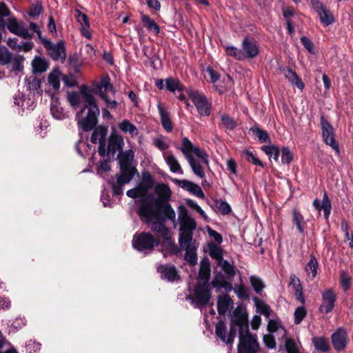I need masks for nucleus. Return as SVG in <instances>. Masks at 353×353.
<instances>
[{
  "label": "nucleus",
  "mask_w": 353,
  "mask_h": 353,
  "mask_svg": "<svg viewBox=\"0 0 353 353\" xmlns=\"http://www.w3.org/2000/svg\"><path fill=\"white\" fill-rule=\"evenodd\" d=\"M7 28L10 32L23 39H31L32 38V34L29 32L25 24L19 23L14 17L8 19Z\"/></svg>",
  "instance_id": "obj_14"
},
{
  "label": "nucleus",
  "mask_w": 353,
  "mask_h": 353,
  "mask_svg": "<svg viewBox=\"0 0 353 353\" xmlns=\"http://www.w3.org/2000/svg\"><path fill=\"white\" fill-rule=\"evenodd\" d=\"M312 344L316 350L323 352H327L330 350L327 339L325 337L314 336L312 339Z\"/></svg>",
  "instance_id": "obj_41"
},
{
  "label": "nucleus",
  "mask_w": 353,
  "mask_h": 353,
  "mask_svg": "<svg viewBox=\"0 0 353 353\" xmlns=\"http://www.w3.org/2000/svg\"><path fill=\"white\" fill-rule=\"evenodd\" d=\"M156 219L158 221L152 222V219L151 222L148 223L151 224L152 231L154 232L157 237H161L163 240L169 241L170 240V231L164 224V222L168 219L163 214L162 211H160V218Z\"/></svg>",
  "instance_id": "obj_12"
},
{
  "label": "nucleus",
  "mask_w": 353,
  "mask_h": 353,
  "mask_svg": "<svg viewBox=\"0 0 353 353\" xmlns=\"http://www.w3.org/2000/svg\"><path fill=\"white\" fill-rule=\"evenodd\" d=\"M43 8L40 1H37L36 3L32 4L28 11V15L33 19H36L43 12Z\"/></svg>",
  "instance_id": "obj_55"
},
{
  "label": "nucleus",
  "mask_w": 353,
  "mask_h": 353,
  "mask_svg": "<svg viewBox=\"0 0 353 353\" xmlns=\"http://www.w3.org/2000/svg\"><path fill=\"white\" fill-rule=\"evenodd\" d=\"M248 315L246 311L237 307L234 311L230 321V332L226 336V325L222 321H219L215 326V334L222 341L226 344H232L236 336V333L240 330L243 322H245V318Z\"/></svg>",
  "instance_id": "obj_3"
},
{
  "label": "nucleus",
  "mask_w": 353,
  "mask_h": 353,
  "mask_svg": "<svg viewBox=\"0 0 353 353\" xmlns=\"http://www.w3.org/2000/svg\"><path fill=\"white\" fill-rule=\"evenodd\" d=\"M294 324L299 325L301 323L306 316V310L304 306L298 307L294 313Z\"/></svg>",
  "instance_id": "obj_60"
},
{
  "label": "nucleus",
  "mask_w": 353,
  "mask_h": 353,
  "mask_svg": "<svg viewBox=\"0 0 353 353\" xmlns=\"http://www.w3.org/2000/svg\"><path fill=\"white\" fill-rule=\"evenodd\" d=\"M249 131L256 135L261 143L271 142L268 133L265 130L260 129L257 125L250 128Z\"/></svg>",
  "instance_id": "obj_46"
},
{
  "label": "nucleus",
  "mask_w": 353,
  "mask_h": 353,
  "mask_svg": "<svg viewBox=\"0 0 353 353\" xmlns=\"http://www.w3.org/2000/svg\"><path fill=\"white\" fill-rule=\"evenodd\" d=\"M230 281L228 280L226 275L225 276L221 272H217L214 274L210 285L217 290L224 288L227 291H230L232 288Z\"/></svg>",
  "instance_id": "obj_22"
},
{
  "label": "nucleus",
  "mask_w": 353,
  "mask_h": 353,
  "mask_svg": "<svg viewBox=\"0 0 353 353\" xmlns=\"http://www.w3.org/2000/svg\"><path fill=\"white\" fill-rule=\"evenodd\" d=\"M50 112L52 117L56 119L61 120L65 117L63 109L58 101H53L51 103Z\"/></svg>",
  "instance_id": "obj_43"
},
{
  "label": "nucleus",
  "mask_w": 353,
  "mask_h": 353,
  "mask_svg": "<svg viewBox=\"0 0 353 353\" xmlns=\"http://www.w3.org/2000/svg\"><path fill=\"white\" fill-rule=\"evenodd\" d=\"M318 15L319 16L321 22L326 26L333 23L334 21V18L332 14L325 8Z\"/></svg>",
  "instance_id": "obj_54"
},
{
  "label": "nucleus",
  "mask_w": 353,
  "mask_h": 353,
  "mask_svg": "<svg viewBox=\"0 0 353 353\" xmlns=\"http://www.w3.org/2000/svg\"><path fill=\"white\" fill-rule=\"evenodd\" d=\"M27 88L30 91H36L39 95L41 94L42 90H41V80L35 77H30L25 80Z\"/></svg>",
  "instance_id": "obj_42"
},
{
  "label": "nucleus",
  "mask_w": 353,
  "mask_h": 353,
  "mask_svg": "<svg viewBox=\"0 0 353 353\" xmlns=\"http://www.w3.org/2000/svg\"><path fill=\"white\" fill-rule=\"evenodd\" d=\"M181 248L185 250V260L191 265H195L197 263L196 250L199 243L196 241L192 242L179 243Z\"/></svg>",
  "instance_id": "obj_15"
},
{
  "label": "nucleus",
  "mask_w": 353,
  "mask_h": 353,
  "mask_svg": "<svg viewBox=\"0 0 353 353\" xmlns=\"http://www.w3.org/2000/svg\"><path fill=\"white\" fill-rule=\"evenodd\" d=\"M32 70L34 73H42L48 68L47 60L41 57H36L32 62Z\"/></svg>",
  "instance_id": "obj_31"
},
{
  "label": "nucleus",
  "mask_w": 353,
  "mask_h": 353,
  "mask_svg": "<svg viewBox=\"0 0 353 353\" xmlns=\"http://www.w3.org/2000/svg\"><path fill=\"white\" fill-rule=\"evenodd\" d=\"M312 205L319 212L323 210L324 218L328 219L332 210V203L326 192H324L322 201L316 198L313 201Z\"/></svg>",
  "instance_id": "obj_20"
},
{
  "label": "nucleus",
  "mask_w": 353,
  "mask_h": 353,
  "mask_svg": "<svg viewBox=\"0 0 353 353\" xmlns=\"http://www.w3.org/2000/svg\"><path fill=\"white\" fill-rule=\"evenodd\" d=\"M212 298V291L208 283H197L194 289V296H190L193 306L202 310L209 304Z\"/></svg>",
  "instance_id": "obj_7"
},
{
  "label": "nucleus",
  "mask_w": 353,
  "mask_h": 353,
  "mask_svg": "<svg viewBox=\"0 0 353 353\" xmlns=\"http://www.w3.org/2000/svg\"><path fill=\"white\" fill-rule=\"evenodd\" d=\"M233 305V301L227 294L221 295L217 300V311L219 314L224 315Z\"/></svg>",
  "instance_id": "obj_28"
},
{
  "label": "nucleus",
  "mask_w": 353,
  "mask_h": 353,
  "mask_svg": "<svg viewBox=\"0 0 353 353\" xmlns=\"http://www.w3.org/2000/svg\"><path fill=\"white\" fill-rule=\"evenodd\" d=\"M279 70L292 85H296L300 90L304 88V83L295 71L289 67H280Z\"/></svg>",
  "instance_id": "obj_21"
},
{
  "label": "nucleus",
  "mask_w": 353,
  "mask_h": 353,
  "mask_svg": "<svg viewBox=\"0 0 353 353\" xmlns=\"http://www.w3.org/2000/svg\"><path fill=\"white\" fill-rule=\"evenodd\" d=\"M123 145L124 141L121 136L112 134L109 137L107 148L105 147V143L103 145H99V154L102 157L107 156L109 159H114L117 152H119V153L123 152Z\"/></svg>",
  "instance_id": "obj_8"
},
{
  "label": "nucleus",
  "mask_w": 353,
  "mask_h": 353,
  "mask_svg": "<svg viewBox=\"0 0 353 353\" xmlns=\"http://www.w3.org/2000/svg\"><path fill=\"white\" fill-rule=\"evenodd\" d=\"M234 292L242 300H249V290L244 285L240 284L235 286Z\"/></svg>",
  "instance_id": "obj_56"
},
{
  "label": "nucleus",
  "mask_w": 353,
  "mask_h": 353,
  "mask_svg": "<svg viewBox=\"0 0 353 353\" xmlns=\"http://www.w3.org/2000/svg\"><path fill=\"white\" fill-rule=\"evenodd\" d=\"M224 48L225 50V53L228 56L234 57L235 59L238 61L244 60V56L241 51V48L239 49L235 46L229 45L224 46Z\"/></svg>",
  "instance_id": "obj_47"
},
{
  "label": "nucleus",
  "mask_w": 353,
  "mask_h": 353,
  "mask_svg": "<svg viewBox=\"0 0 353 353\" xmlns=\"http://www.w3.org/2000/svg\"><path fill=\"white\" fill-rule=\"evenodd\" d=\"M243 154H245V159L255 165H258L259 167H261L263 168L264 166L263 163H262V161H261L252 152L248 150H245L243 151Z\"/></svg>",
  "instance_id": "obj_59"
},
{
  "label": "nucleus",
  "mask_w": 353,
  "mask_h": 353,
  "mask_svg": "<svg viewBox=\"0 0 353 353\" xmlns=\"http://www.w3.org/2000/svg\"><path fill=\"white\" fill-rule=\"evenodd\" d=\"M67 99L70 104L75 109L79 107L81 104L84 105L81 95L77 92H68Z\"/></svg>",
  "instance_id": "obj_50"
},
{
  "label": "nucleus",
  "mask_w": 353,
  "mask_h": 353,
  "mask_svg": "<svg viewBox=\"0 0 353 353\" xmlns=\"http://www.w3.org/2000/svg\"><path fill=\"white\" fill-rule=\"evenodd\" d=\"M285 348L288 353H299L294 341L290 338L285 339Z\"/></svg>",
  "instance_id": "obj_64"
},
{
  "label": "nucleus",
  "mask_w": 353,
  "mask_h": 353,
  "mask_svg": "<svg viewBox=\"0 0 353 353\" xmlns=\"http://www.w3.org/2000/svg\"><path fill=\"white\" fill-rule=\"evenodd\" d=\"M336 300V296L331 289L326 290L322 293L323 303L319 307V312L323 314L330 312L334 307Z\"/></svg>",
  "instance_id": "obj_17"
},
{
  "label": "nucleus",
  "mask_w": 353,
  "mask_h": 353,
  "mask_svg": "<svg viewBox=\"0 0 353 353\" xmlns=\"http://www.w3.org/2000/svg\"><path fill=\"white\" fill-rule=\"evenodd\" d=\"M118 128L124 133L128 132L132 137L137 136L139 134L137 127L128 120L125 119L120 122Z\"/></svg>",
  "instance_id": "obj_39"
},
{
  "label": "nucleus",
  "mask_w": 353,
  "mask_h": 353,
  "mask_svg": "<svg viewBox=\"0 0 353 353\" xmlns=\"http://www.w3.org/2000/svg\"><path fill=\"white\" fill-rule=\"evenodd\" d=\"M250 281L254 290L256 293L260 294L265 288V285L263 283L262 280L258 276H251L250 277Z\"/></svg>",
  "instance_id": "obj_57"
},
{
  "label": "nucleus",
  "mask_w": 353,
  "mask_h": 353,
  "mask_svg": "<svg viewBox=\"0 0 353 353\" xmlns=\"http://www.w3.org/2000/svg\"><path fill=\"white\" fill-rule=\"evenodd\" d=\"M157 272L161 278L168 282L173 283L180 280V276L176 267L171 264H163L157 267Z\"/></svg>",
  "instance_id": "obj_16"
},
{
  "label": "nucleus",
  "mask_w": 353,
  "mask_h": 353,
  "mask_svg": "<svg viewBox=\"0 0 353 353\" xmlns=\"http://www.w3.org/2000/svg\"><path fill=\"white\" fill-rule=\"evenodd\" d=\"M192 153L200 158L204 165L206 166L209 165L208 154L203 150L195 146Z\"/></svg>",
  "instance_id": "obj_61"
},
{
  "label": "nucleus",
  "mask_w": 353,
  "mask_h": 353,
  "mask_svg": "<svg viewBox=\"0 0 353 353\" xmlns=\"http://www.w3.org/2000/svg\"><path fill=\"white\" fill-rule=\"evenodd\" d=\"M79 94L83 100L84 107L77 112L75 119L83 131H90L97 124L100 111L88 87L83 86Z\"/></svg>",
  "instance_id": "obj_2"
},
{
  "label": "nucleus",
  "mask_w": 353,
  "mask_h": 353,
  "mask_svg": "<svg viewBox=\"0 0 353 353\" xmlns=\"http://www.w3.org/2000/svg\"><path fill=\"white\" fill-rule=\"evenodd\" d=\"M241 51L244 56V60L252 59L259 55V47L253 38L245 36L242 41Z\"/></svg>",
  "instance_id": "obj_13"
},
{
  "label": "nucleus",
  "mask_w": 353,
  "mask_h": 353,
  "mask_svg": "<svg viewBox=\"0 0 353 353\" xmlns=\"http://www.w3.org/2000/svg\"><path fill=\"white\" fill-rule=\"evenodd\" d=\"M117 157L119 167H134L133 165L134 153L132 150L130 149L124 152H120L118 154Z\"/></svg>",
  "instance_id": "obj_24"
},
{
  "label": "nucleus",
  "mask_w": 353,
  "mask_h": 353,
  "mask_svg": "<svg viewBox=\"0 0 353 353\" xmlns=\"http://www.w3.org/2000/svg\"><path fill=\"white\" fill-rule=\"evenodd\" d=\"M221 268V270L226 275L228 280L232 281L236 275V270L233 265L230 264L227 260H222L216 264Z\"/></svg>",
  "instance_id": "obj_33"
},
{
  "label": "nucleus",
  "mask_w": 353,
  "mask_h": 353,
  "mask_svg": "<svg viewBox=\"0 0 353 353\" xmlns=\"http://www.w3.org/2000/svg\"><path fill=\"white\" fill-rule=\"evenodd\" d=\"M321 127L322 130V137L325 143L330 145L336 153L339 154L340 150L339 143L335 139L334 128L324 116L321 117Z\"/></svg>",
  "instance_id": "obj_9"
},
{
  "label": "nucleus",
  "mask_w": 353,
  "mask_h": 353,
  "mask_svg": "<svg viewBox=\"0 0 353 353\" xmlns=\"http://www.w3.org/2000/svg\"><path fill=\"white\" fill-rule=\"evenodd\" d=\"M188 95L200 115L208 117L210 114L211 103L208 102L204 94L197 91L190 90Z\"/></svg>",
  "instance_id": "obj_11"
},
{
  "label": "nucleus",
  "mask_w": 353,
  "mask_h": 353,
  "mask_svg": "<svg viewBox=\"0 0 353 353\" xmlns=\"http://www.w3.org/2000/svg\"><path fill=\"white\" fill-rule=\"evenodd\" d=\"M141 21L143 26L149 31L154 32L157 35L160 32L159 26L155 23L151 18L145 14L141 16Z\"/></svg>",
  "instance_id": "obj_37"
},
{
  "label": "nucleus",
  "mask_w": 353,
  "mask_h": 353,
  "mask_svg": "<svg viewBox=\"0 0 353 353\" xmlns=\"http://www.w3.org/2000/svg\"><path fill=\"white\" fill-rule=\"evenodd\" d=\"M252 300L257 311L264 315L266 319H269L272 311L270 307L257 296H254Z\"/></svg>",
  "instance_id": "obj_32"
},
{
  "label": "nucleus",
  "mask_w": 353,
  "mask_h": 353,
  "mask_svg": "<svg viewBox=\"0 0 353 353\" xmlns=\"http://www.w3.org/2000/svg\"><path fill=\"white\" fill-rule=\"evenodd\" d=\"M332 345L336 351L343 350L347 344V333L342 327H339L331 336Z\"/></svg>",
  "instance_id": "obj_18"
},
{
  "label": "nucleus",
  "mask_w": 353,
  "mask_h": 353,
  "mask_svg": "<svg viewBox=\"0 0 353 353\" xmlns=\"http://www.w3.org/2000/svg\"><path fill=\"white\" fill-rule=\"evenodd\" d=\"M132 244L137 251L148 254L159 245V241L150 232H142L138 235H134Z\"/></svg>",
  "instance_id": "obj_6"
},
{
  "label": "nucleus",
  "mask_w": 353,
  "mask_h": 353,
  "mask_svg": "<svg viewBox=\"0 0 353 353\" xmlns=\"http://www.w3.org/2000/svg\"><path fill=\"white\" fill-rule=\"evenodd\" d=\"M239 334L238 353H257L259 350V344L256 336L252 334L249 330L248 314L243 322Z\"/></svg>",
  "instance_id": "obj_4"
},
{
  "label": "nucleus",
  "mask_w": 353,
  "mask_h": 353,
  "mask_svg": "<svg viewBox=\"0 0 353 353\" xmlns=\"http://www.w3.org/2000/svg\"><path fill=\"white\" fill-rule=\"evenodd\" d=\"M292 222L296 225V229L300 233H303L305 230V223L302 214L297 209L292 210Z\"/></svg>",
  "instance_id": "obj_35"
},
{
  "label": "nucleus",
  "mask_w": 353,
  "mask_h": 353,
  "mask_svg": "<svg viewBox=\"0 0 353 353\" xmlns=\"http://www.w3.org/2000/svg\"><path fill=\"white\" fill-rule=\"evenodd\" d=\"M208 248L209 250V255L212 259H215L216 261V264H218L219 262H221L222 260L224 259L223 257V249L218 245L212 242H210L208 243Z\"/></svg>",
  "instance_id": "obj_30"
},
{
  "label": "nucleus",
  "mask_w": 353,
  "mask_h": 353,
  "mask_svg": "<svg viewBox=\"0 0 353 353\" xmlns=\"http://www.w3.org/2000/svg\"><path fill=\"white\" fill-rule=\"evenodd\" d=\"M97 90V92L100 97L101 94H106V92L109 91L112 94L116 93V90L110 82V78L108 75L103 77L99 82H97L95 85Z\"/></svg>",
  "instance_id": "obj_25"
},
{
  "label": "nucleus",
  "mask_w": 353,
  "mask_h": 353,
  "mask_svg": "<svg viewBox=\"0 0 353 353\" xmlns=\"http://www.w3.org/2000/svg\"><path fill=\"white\" fill-rule=\"evenodd\" d=\"M60 76L61 72L57 68L53 69V70L48 74V83L55 91L59 90L60 88Z\"/></svg>",
  "instance_id": "obj_40"
},
{
  "label": "nucleus",
  "mask_w": 353,
  "mask_h": 353,
  "mask_svg": "<svg viewBox=\"0 0 353 353\" xmlns=\"http://www.w3.org/2000/svg\"><path fill=\"white\" fill-rule=\"evenodd\" d=\"M214 206L223 215L230 214L232 211L230 205L225 201L222 199H216L214 201Z\"/></svg>",
  "instance_id": "obj_49"
},
{
  "label": "nucleus",
  "mask_w": 353,
  "mask_h": 353,
  "mask_svg": "<svg viewBox=\"0 0 353 353\" xmlns=\"http://www.w3.org/2000/svg\"><path fill=\"white\" fill-rule=\"evenodd\" d=\"M157 108L163 128L168 132H172L173 130V125L170 117V113L163 107L161 103L157 104Z\"/></svg>",
  "instance_id": "obj_27"
},
{
  "label": "nucleus",
  "mask_w": 353,
  "mask_h": 353,
  "mask_svg": "<svg viewBox=\"0 0 353 353\" xmlns=\"http://www.w3.org/2000/svg\"><path fill=\"white\" fill-rule=\"evenodd\" d=\"M194 145L187 137H184L182 139V146L179 148L183 155L185 157L187 160L190 157H193L190 153L192 152Z\"/></svg>",
  "instance_id": "obj_48"
},
{
  "label": "nucleus",
  "mask_w": 353,
  "mask_h": 353,
  "mask_svg": "<svg viewBox=\"0 0 353 353\" xmlns=\"http://www.w3.org/2000/svg\"><path fill=\"white\" fill-rule=\"evenodd\" d=\"M165 161L168 165L170 168V170L173 173H183L181 167L176 159V158L174 157V154H170L165 157Z\"/></svg>",
  "instance_id": "obj_45"
},
{
  "label": "nucleus",
  "mask_w": 353,
  "mask_h": 353,
  "mask_svg": "<svg viewBox=\"0 0 353 353\" xmlns=\"http://www.w3.org/2000/svg\"><path fill=\"white\" fill-rule=\"evenodd\" d=\"M165 88L171 92L183 90V85L178 79L168 77L165 79Z\"/></svg>",
  "instance_id": "obj_34"
},
{
  "label": "nucleus",
  "mask_w": 353,
  "mask_h": 353,
  "mask_svg": "<svg viewBox=\"0 0 353 353\" xmlns=\"http://www.w3.org/2000/svg\"><path fill=\"white\" fill-rule=\"evenodd\" d=\"M188 161L193 173L201 179L205 178V172L201 163L193 157H190Z\"/></svg>",
  "instance_id": "obj_38"
},
{
  "label": "nucleus",
  "mask_w": 353,
  "mask_h": 353,
  "mask_svg": "<svg viewBox=\"0 0 353 353\" xmlns=\"http://www.w3.org/2000/svg\"><path fill=\"white\" fill-rule=\"evenodd\" d=\"M94 129L92 134L90 137V141L96 144L99 143V145H103L105 143V137L108 132V129L103 126H98L95 128V126L92 128Z\"/></svg>",
  "instance_id": "obj_26"
},
{
  "label": "nucleus",
  "mask_w": 353,
  "mask_h": 353,
  "mask_svg": "<svg viewBox=\"0 0 353 353\" xmlns=\"http://www.w3.org/2000/svg\"><path fill=\"white\" fill-rule=\"evenodd\" d=\"M156 199L148 195L141 199L138 214L143 222L149 223L152 219H159L160 211L170 221H175V212L169 203L171 190L165 183H159L154 188Z\"/></svg>",
  "instance_id": "obj_1"
},
{
  "label": "nucleus",
  "mask_w": 353,
  "mask_h": 353,
  "mask_svg": "<svg viewBox=\"0 0 353 353\" xmlns=\"http://www.w3.org/2000/svg\"><path fill=\"white\" fill-rule=\"evenodd\" d=\"M261 150H263L270 157H272L276 161H279L280 150L277 146L263 145L261 147Z\"/></svg>",
  "instance_id": "obj_51"
},
{
  "label": "nucleus",
  "mask_w": 353,
  "mask_h": 353,
  "mask_svg": "<svg viewBox=\"0 0 353 353\" xmlns=\"http://www.w3.org/2000/svg\"><path fill=\"white\" fill-rule=\"evenodd\" d=\"M319 268V263L314 255H311L310 261L306 264L305 268V272L308 275H311V279H313L317 274V269Z\"/></svg>",
  "instance_id": "obj_44"
},
{
  "label": "nucleus",
  "mask_w": 353,
  "mask_h": 353,
  "mask_svg": "<svg viewBox=\"0 0 353 353\" xmlns=\"http://www.w3.org/2000/svg\"><path fill=\"white\" fill-rule=\"evenodd\" d=\"M220 118L223 125L230 130H233L237 126L236 121L229 114H222Z\"/></svg>",
  "instance_id": "obj_52"
},
{
  "label": "nucleus",
  "mask_w": 353,
  "mask_h": 353,
  "mask_svg": "<svg viewBox=\"0 0 353 353\" xmlns=\"http://www.w3.org/2000/svg\"><path fill=\"white\" fill-rule=\"evenodd\" d=\"M11 14V11L10 10L8 6L3 1H0V25H4L3 18L6 17H9Z\"/></svg>",
  "instance_id": "obj_62"
},
{
  "label": "nucleus",
  "mask_w": 353,
  "mask_h": 353,
  "mask_svg": "<svg viewBox=\"0 0 353 353\" xmlns=\"http://www.w3.org/2000/svg\"><path fill=\"white\" fill-rule=\"evenodd\" d=\"M45 48L47 49L50 56L53 60H65L66 54H65V48L64 45V42L60 41L55 44H53L50 41L49 45H45Z\"/></svg>",
  "instance_id": "obj_19"
},
{
  "label": "nucleus",
  "mask_w": 353,
  "mask_h": 353,
  "mask_svg": "<svg viewBox=\"0 0 353 353\" xmlns=\"http://www.w3.org/2000/svg\"><path fill=\"white\" fill-rule=\"evenodd\" d=\"M119 172L115 175V180L110 179L108 181L114 196L123 194V186L129 183L133 179L134 175L138 174L136 167H119Z\"/></svg>",
  "instance_id": "obj_5"
},
{
  "label": "nucleus",
  "mask_w": 353,
  "mask_h": 353,
  "mask_svg": "<svg viewBox=\"0 0 353 353\" xmlns=\"http://www.w3.org/2000/svg\"><path fill=\"white\" fill-rule=\"evenodd\" d=\"M154 184V181L152 175L149 173H144L138 187L139 190H141V193L146 196L147 192L153 188Z\"/></svg>",
  "instance_id": "obj_29"
},
{
  "label": "nucleus",
  "mask_w": 353,
  "mask_h": 353,
  "mask_svg": "<svg viewBox=\"0 0 353 353\" xmlns=\"http://www.w3.org/2000/svg\"><path fill=\"white\" fill-rule=\"evenodd\" d=\"M351 281L352 279L347 272L345 270H341L340 272V283L345 292L347 291L350 288Z\"/></svg>",
  "instance_id": "obj_53"
},
{
  "label": "nucleus",
  "mask_w": 353,
  "mask_h": 353,
  "mask_svg": "<svg viewBox=\"0 0 353 353\" xmlns=\"http://www.w3.org/2000/svg\"><path fill=\"white\" fill-rule=\"evenodd\" d=\"M267 328L271 333L281 332L282 336H285L287 334L286 330L282 326L281 322L279 319H269Z\"/></svg>",
  "instance_id": "obj_36"
},
{
  "label": "nucleus",
  "mask_w": 353,
  "mask_h": 353,
  "mask_svg": "<svg viewBox=\"0 0 353 353\" xmlns=\"http://www.w3.org/2000/svg\"><path fill=\"white\" fill-rule=\"evenodd\" d=\"M180 223V234L179 237V243L192 242L193 239V232L196 228V223L192 217H185L181 219Z\"/></svg>",
  "instance_id": "obj_10"
},
{
  "label": "nucleus",
  "mask_w": 353,
  "mask_h": 353,
  "mask_svg": "<svg viewBox=\"0 0 353 353\" xmlns=\"http://www.w3.org/2000/svg\"><path fill=\"white\" fill-rule=\"evenodd\" d=\"M210 276V263L208 258H203L200 261L197 283H209Z\"/></svg>",
  "instance_id": "obj_23"
},
{
  "label": "nucleus",
  "mask_w": 353,
  "mask_h": 353,
  "mask_svg": "<svg viewBox=\"0 0 353 353\" xmlns=\"http://www.w3.org/2000/svg\"><path fill=\"white\" fill-rule=\"evenodd\" d=\"M281 162L283 164L288 165L293 160L294 155L288 147H283L281 149Z\"/></svg>",
  "instance_id": "obj_58"
},
{
  "label": "nucleus",
  "mask_w": 353,
  "mask_h": 353,
  "mask_svg": "<svg viewBox=\"0 0 353 353\" xmlns=\"http://www.w3.org/2000/svg\"><path fill=\"white\" fill-rule=\"evenodd\" d=\"M13 56L12 54L7 50H0V63L2 65H6L8 63L12 61Z\"/></svg>",
  "instance_id": "obj_63"
}]
</instances>
